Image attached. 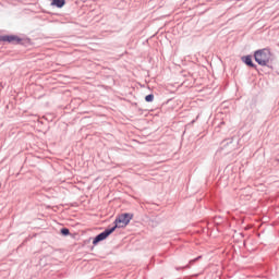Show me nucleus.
Instances as JSON below:
<instances>
[{
	"mask_svg": "<svg viewBox=\"0 0 279 279\" xmlns=\"http://www.w3.org/2000/svg\"><path fill=\"white\" fill-rule=\"evenodd\" d=\"M61 234H63V236H69V234H70L69 229H66V228L61 229Z\"/></svg>",
	"mask_w": 279,
	"mask_h": 279,
	"instance_id": "nucleus-8",
	"label": "nucleus"
},
{
	"mask_svg": "<svg viewBox=\"0 0 279 279\" xmlns=\"http://www.w3.org/2000/svg\"><path fill=\"white\" fill-rule=\"evenodd\" d=\"M116 230H117V227H112L111 229L105 230L94 239L93 245H97V243L101 241H106V239H108V236H110V234H112V232H114Z\"/></svg>",
	"mask_w": 279,
	"mask_h": 279,
	"instance_id": "nucleus-3",
	"label": "nucleus"
},
{
	"mask_svg": "<svg viewBox=\"0 0 279 279\" xmlns=\"http://www.w3.org/2000/svg\"><path fill=\"white\" fill-rule=\"evenodd\" d=\"M254 58L259 66H271L274 64V53L267 48L256 50Z\"/></svg>",
	"mask_w": 279,
	"mask_h": 279,
	"instance_id": "nucleus-1",
	"label": "nucleus"
},
{
	"mask_svg": "<svg viewBox=\"0 0 279 279\" xmlns=\"http://www.w3.org/2000/svg\"><path fill=\"white\" fill-rule=\"evenodd\" d=\"M64 3H66L64 0H52L51 5H56V8H64Z\"/></svg>",
	"mask_w": 279,
	"mask_h": 279,
	"instance_id": "nucleus-6",
	"label": "nucleus"
},
{
	"mask_svg": "<svg viewBox=\"0 0 279 279\" xmlns=\"http://www.w3.org/2000/svg\"><path fill=\"white\" fill-rule=\"evenodd\" d=\"M243 62L247 65L251 66L252 69L256 68V64H254V62L252 61V57L246 56L242 58Z\"/></svg>",
	"mask_w": 279,
	"mask_h": 279,
	"instance_id": "nucleus-5",
	"label": "nucleus"
},
{
	"mask_svg": "<svg viewBox=\"0 0 279 279\" xmlns=\"http://www.w3.org/2000/svg\"><path fill=\"white\" fill-rule=\"evenodd\" d=\"M132 219H134V214H122L116 219L113 228H125Z\"/></svg>",
	"mask_w": 279,
	"mask_h": 279,
	"instance_id": "nucleus-2",
	"label": "nucleus"
},
{
	"mask_svg": "<svg viewBox=\"0 0 279 279\" xmlns=\"http://www.w3.org/2000/svg\"><path fill=\"white\" fill-rule=\"evenodd\" d=\"M145 101L151 102L154 101V94H149L145 97Z\"/></svg>",
	"mask_w": 279,
	"mask_h": 279,
	"instance_id": "nucleus-7",
	"label": "nucleus"
},
{
	"mask_svg": "<svg viewBox=\"0 0 279 279\" xmlns=\"http://www.w3.org/2000/svg\"><path fill=\"white\" fill-rule=\"evenodd\" d=\"M1 40H3V43H12L13 45H19V43H21V38L16 35L2 36Z\"/></svg>",
	"mask_w": 279,
	"mask_h": 279,
	"instance_id": "nucleus-4",
	"label": "nucleus"
},
{
	"mask_svg": "<svg viewBox=\"0 0 279 279\" xmlns=\"http://www.w3.org/2000/svg\"><path fill=\"white\" fill-rule=\"evenodd\" d=\"M196 259L191 260L190 263H195Z\"/></svg>",
	"mask_w": 279,
	"mask_h": 279,
	"instance_id": "nucleus-9",
	"label": "nucleus"
}]
</instances>
